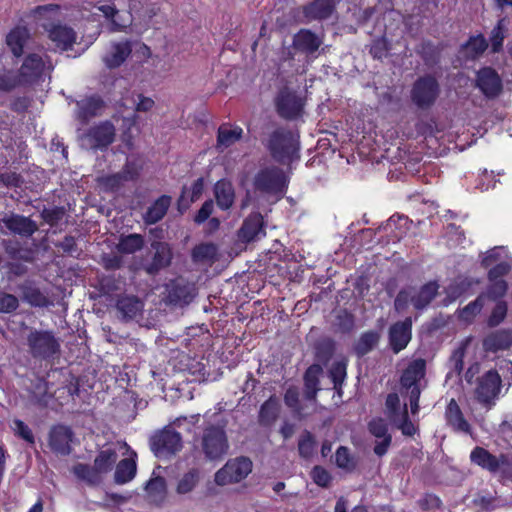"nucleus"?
Instances as JSON below:
<instances>
[{
  "label": "nucleus",
  "mask_w": 512,
  "mask_h": 512,
  "mask_svg": "<svg viewBox=\"0 0 512 512\" xmlns=\"http://www.w3.org/2000/svg\"><path fill=\"white\" fill-rule=\"evenodd\" d=\"M218 248L213 243H201L192 250L191 257L196 263L213 261L217 256Z\"/></svg>",
  "instance_id": "3c124183"
},
{
  "label": "nucleus",
  "mask_w": 512,
  "mask_h": 512,
  "mask_svg": "<svg viewBox=\"0 0 512 512\" xmlns=\"http://www.w3.org/2000/svg\"><path fill=\"white\" fill-rule=\"evenodd\" d=\"M75 476L89 485H98L102 481V475L98 472L96 467L87 464L78 463L73 467Z\"/></svg>",
  "instance_id": "09e8293b"
},
{
  "label": "nucleus",
  "mask_w": 512,
  "mask_h": 512,
  "mask_svg": "<svg viewBox=\"0 0 512 512\" xmlns=\"http://www.w3.org/2000/svg\"><path fill=\"white\" fill-rule=\"evenodd\" d=\"M136 471L137 465L135 459H122L116 466L114 480L117 484H125L135 477Z\"/></svg>",
  "instance_id": "a19ab883"
},
{
  "label": "nucleus",
  "mask_w": 512,
  "mask_h": 512,
  "mask_svg": "<svg viewBox=\"0 0 512 512\" xmlns=\"http://www.w3.org/2000/svg\"><path fill=\"white\" fill-rule=\"evenodd\" d=\"M155 251L151 263L146 267V271L150 275L156 274L161 269L170 265L172 260V252L169 244L160 241H154L151 244Z\"/></svg>",
  "instance_id": "cd10ccee"
},
{
  "label": "nucleus",
  "mask_w": 512,
  "mask_h": 512,
  "mask_svg": "<svg viewBox=\"0 0 512 512\" xmlns=\"http://www.w3.org/2000/svg\"><path fill=\"white\" fill-rule=\"evenodd\" d=\"M470 460L474 464L493 473L497 472L501 466L508 464V459L505 455H492L488 450L482 447H475L471 451Z\"/></svg>",
  "instance_id": "5701e85b"
},
{
  "label": "nucleus",
  "mask_w": 512,
  "mask_h": 512,
  "mask_svg": "<svg viewBox=\"0 0 512 512\" xmlns=\"http://www.w3.org/2000/svg\"><path fill=\"white\" fill-rule=\"evenodd\" d=\"M214 194L220 209L228 210L232 207L235 200V191L231 182L219 180L214 186Z\"/></svg>",
  "instance_id": "58836bf2"
},
{
  "label": "nucleus",
  "mask_w": 512,
  "mask_h": 512,
  "mask_svg": "<svg viewBox=\"0 0 512 512\" xmlns=\"http://www.w3.org/2000/svg\"><path fill=\"white\" fill-rule=\"evenodd\" d=\"M265 235L263 218L259 213L251 214L245 219L238 231V238L244 243L257 241Z\"/></svg>",
  "instance_id": "4be33fe9"
},
{
  "label": "nucleus",
  "mask_w": 512,
  "mask_h": 512,
  "mask_svg": "<svg viewBox=\"0 0 512 512\" xmlns=\"http://www.w3.org/2000/svg\"><path fill=\"white\" fill-rule=\"evenodd\" d=\"M30 37L29 30L23 26H17L6 36V44L15 57L23 54V49Z\"/></svg>",
  "instance_id": "e433bc0d"
},
{
  "label": "nucleus",
  "mask_w": 512,
  "mask_h": 512,
  "mask_svg": "<svg viewBox=\"0 0 512 512\" xmlns=\"http://www.w3.org/2000/svg\"><path fill=\"white\" fill-rule=\"evenodd\" d=\"M1 221L8 230L22 237H31L38 230L35 221L18 214H6Z\"/></svg>",
  "instance_id": "b1692460"
},
{
  "label": "nucleus",
  "mask_w": 512,
  "mask_h": 512,
  "mask_svg": "<svg viewBox=\"0 0 512 512\" xmlns=\"http://www.w3.org/2000/svg\"><path fill=\"white\" fill-rule=\"evenodd\" d=\"M338 0H313L303 7V15L308 20H325L331 17Z\"/></svg>",
  "instance_id": "bb28decb"
},
{
  "label": "nucleus",
  "mask_w": 512,
  "mask_h": 512,
  "mask_svg": "<svg viewBox=\"0 0 512 512\" xmlns=\"http://www.w3.org/2000/svg\"><path fill=\"white\" fill-rule=\"evenodd\" d=\"M143 246L144 239L140 234H129L120 238L117 250L121 253L132 254L141 250Z\"/></svg>",
  "instance_id": "8fccbe9b"
},
{
  "label": "nucleus",
  "mask_w": 512,
  "mask_h": 512,
  "mask_svg": "<svg viewBox=\"0 0 512 512\" xmlns=\"http://www.w3.org/2000/svg\"><path fill=\"white\" fill-rule=\"evenodd\" d=\"M74 116L82 124L88 123L92 118L101 115L104 109V101L101 97L93 95L84 97L75 102Z\"/></svg>",
  "instance_id": "aec40b11"
},
{
  "label": "nucleus",
  "mask_w": 512,
  "mask_h": 512,
  "mask_svg": "<svg viewBox=\"0 0 512 512\" xmlns=\"http://www.w3.org/2000/svg\"><path fill=\"white\" fill-rule=\"evenodd\" d=\"M447 423L457 432L471 433V426L464 418V415L454 399H451L445 412Z\"/></svg>",
  "instance_id": "72a5a7b5"
},
{
  "label": "nucleus",
  "mask_w": 512,
  "mask_h": 512,
  "mask_svg": "<svg viewBox=\"0 0 512 512\" xmlns=\"http://www.w3.org/2000/svg\"><path fill=\"white\" fill-rule=\"evenodd\" d=\"M284 402L285 404L291 408L299 418H304L308 416L311 411H307L303 406L299 403V392L298 389L294 386L289 387L284 395Z\"/></svg>",
  "instance_id": "603ef678"
},
{
  "label": "nucleus",
  "mask_w": 512,
  "mask_h": 512,
  "mask_svg": "<svg viewBox=\"0 0 512 512\" xmlns=\"http://www.w3.org/2000/svg\"><path fill=\"white\" fill-rule=\"evenodd\" d=\"M482 266L488 269V283L507 282L505 277L512 273V259L503 247H495L485 253Z\"/></svg>",
  "instance_id": "1a4fd4ad"
},
{
  "label": "nucleus",
  "mask_w": 512,
  "mask_h": 512,
  "mask_svg": "<svg viewBox=\"0 0 512 512\" xmlns=\"http://www.w3.org/2000/svg\"><path fill=\"white\" fill-rule=\"evenodd\" d=\"M267 148L273 159L279 163L284 164L299 158L298 136L285 128H277L270 134Z\"/></svg>",
  "instance_id": "f03ea898"
},
{
  "label": "nucleus",
  "mask_w": 512,
  "mask_h": 512,
  "mask_svg": "<svg viewBox=\"0 0 512 512\" xmlns=\"http://www.w3.org/2000/svg\"><path fill=\"white\" fill-rule=\"evenodd\" d=\"M346 367V362L341 360L334 362L329 370L330 377L334 384V389L336 390L341 389L344 383L346 378Z\"/></svg>",
  "instance_id": "bf43d9fd"
},
{
  "label": "nucleus",
  "mask_w": 512,
  "mask_h": 512,
  "mask_svg": "<svg viewBox=\"0 0 512 512\" xmlns=\"http://www.w3.org/2000/svg\"><path fill=\"white\" fill-rule=\"evenodd\" d=\"M480 281L472 277H459L451 282L446 288V296L449 302H453L464 295L472 294L474 287Z\"/></svg>",
  "instance_id": "c756f323"
},
{
  "label": "nucleus",
  "mask_w": 512,
  "mask_h": 512,
  "mask_svg": "<svg viewBox=\"0 0 512 512\" xmlns=\"http://www.w3.org/2000/svg\"><path fill=\"white\" fill-rule=\"evenodd\" d=\"M13 430L16 435L27 441L28 443H34V435L31 429L22 420L15 419L13 421Z\"/></svg>",
  "instance_id": "69168bd1"
},
{
  "label": "nucleus",
  "mask_w": 512,
  "mask_h": 512,
  "mask_svg": "<svg viewBox=\"0 0 512 512\" xmlns=\"http://www.w3.org/2000/svg\"><path fill=\"white\" fill-rule=\"evenodd\" d=\"M252 471V461L247 457H237L229 460L215 473V483L220 486L238 483Z\"/></svg>",
  "instance_id": "9b49d317"
},
{
  "label": "nucleus",
  "mask_w": 512,
  "mask_h": 512,
  "mask_svg": "<svg viewBox=\"0 0 512 512\" xmlns=\"http://www.w3.org/2000/svg\"><path fill=\"white\" fill-rule=\"evenodd\" d=\"M501 377L496 370H489L477 380L476 399L483 405L490 406L498 397L501 389Z\"/></svg>",
  "instance_id": "f8f14e48"
},
{
  "label": "nucleus",
  "mask_w": 512,
  "mask_h": 512,
  "mask_svg": "<svg viewBox=\"0 0 512 512\" xmlns=\"http://www.w3.org/2000/svg\"><path fill=\"white\" fill-rule=\"evenodd\" d=\"M143 307V302L136 296H122L116 302L118 316L124 320L135 318L142 312Z\"/></svg>",
  "instance_id": "7c9ffc66"
},
{
  "label": "nucleus",
  "mask_w": 512,
  "mask_h": 512,
  "mask_svg": "<svg viewBox=\"0 0 512 512\" xmlns=\"http://www.w3.org/2000/svg\"><path fill=\"white\" fill-rule=\"evenodd\" d=\"M476 87L486 98L495 99L499 97L503 91V82L495 69L484 67L476 74Z\"/></svg>",
  "instance_id": "2eb2a0df"
},
{
  "label": "nucleus",
  "mask_w": 512,
  "mask_h": 512,
  "mask_svg": "<svg viewBox=\"0 0 512 512\" xmlns=\"http://www.w3.org/2000/svg\"><path fill=\"white\" fill-rule=\"evenodd\" d=\"M315 439L309 431H304L298 441V451L302 458H310L315 449Z\"/></svg>",
  "instance_id": "13d9d810"
},
{
  "label": "nucleus",
  "mask_w": 512,
  "mask_h": 512,
  "mask_svg": "<svg viewBox=\"0 0 512 512\" xmlns=\"http://www.w3.org/2000/svg\"><path fill=\"white\" fill-rule=\"evenodd\" d=\"M412 319L407 317L403 321L396 322L389 329V343L394 353L403 350L411 340Z\"/></svg>",
  "instance_id": "412c9836"
},
{
  "label": "nucleus",
  "mask_w": 512,
  "mask_h": 512,
  "mask_svg": "<svg viewBox=\"0 0 512 512\" xmlns=\"http://www.w3.org/2000/svg\"><path fill=\"white\" fill-rule=\"evenodd\" d=\"M98 10L101 11L106 18L111 19L112 31H121L132 21L129 14L123 17L120 15L119 11L111 5H101L98 7Z\"/></svg>",
  "instance_id": "37998d69"
},
{
  "label": "nucleus",
  "mask_w": 512,
  "mask_h": 512,
  "mask_svg": "<svg viewBox=\"0 0 512 512\" xmlns=\"http://www.w3.org/2000/svg\"><path fill=\"white\" fill-rule=\"evenodd\" d=\"M52 69L53 64L47 59V57L44 59L41 55L32 53L26 57L20 71L26 84H30L38 80L45 72Z\"/></svg>",
  "instance_id": "f3484780"
},
{
  "label": "nucleus",
  "mask_w": 512,
  "mask_h": 512,
  "mask_svg": "<svg viewBox=\"0 0 512 512\" xmlns=\"http://www.w3.org/2000/svg\"><path fill=\"white\" fill-rule=\"evenodd\" d=\"M499 290L500 289H498L497 286L494 288H488L487 285L476 299L458 310L459 320L466 324H472L484 309L489 308V299H495L499 294Z\"/></svg>",
  "instance_id": "ddd939ff"
},
{
  "label": "nucleus",
  "mask_w": 512,
  "mask_h": 512,
  "mask_svg": "<svg viewBox=\"0 0 512 512\" xmlns=\"http://www.w3.org/2000/svg\"><path fill=\"white\" fill-rule=\"evenodd\" d=\"M440 94V85L432 75L419 77L412 85L410 98L412 103L421 110L431 108Z\"/></svg>",
  "instance_id": "6e6552de"
},
{
  "label": "nucleus",
  "mask_w": 512,
  "mask_h": 512,
  "mask_svg": "<svg viewBox=\"0 0 512 512\" xmlns=\"http://www.w3.org/2000/svg\"><path fill=\"white\" fill-rule=\"evenodd\" d=\"M465 47L472 57H476L487 49L488 43L483 35H477L471 37Z\"/></svg>",
  "instance_id": "680f3d73"
},
{
  "label": "nucleus",
  "mask_w": 512,
  "mask_h": 512,
  "mask_svg": "<svg viewBox=\"0 0 512 512\" xmlns=\"http://www.w3.org/2000/svg\"><path fill=\"white\" fill-rule=\"evenodd\" d=\"M279 403L275 397H270L260 407L259 411V423L261 425H270L278 417Z\"/></svg>",
  "instance_id": "49530a36"
},
{
  "label": "nucleus",
  "mask_w": 512,
  "mask_h": 512,
  "mask_svg": "<svg viewBox=\"0 0 512 512\" xmlns=\"http://www.w3.org/2000/svg\"><path fill=\"white\" fill-rule=\"evenodd\" d=\"M438 288L436 282H428L419 288L410 286L400 290L394 301L395 310L404 311L409 304L417 310L426 308L436 297Z\"/></svg>",
  "instance_id": "20e7f679"
},
{
  "label": "nucleus",
  "mask_w": 512,
  "mask_h": 512,
  "mask_svg": "<svg viewBox=\"0 0 512 512\" xmlns=\"http://www.w3.org/2000/svg\"><path fill=\"white\" fill-rule=\"evenodd\" d=\"M45 29L49 39L61 50H68L76 40V32L67 25L51 24Z\"/></svg>",
  "instance_id": "a878e982"
},
{
  "label": "nucleus",
  "mask_w": 512,
  "mask_h": 512,
  "mask_svg": "<svg viewBox=\"0 0 512 512\" xmlns=\"http://www.w3.org/2000/svg\"><path fill=\"white\" fill-rule=\"evenodd\" d=\"M378 341L379 334L377 332L368 331L363 333L355 346L357 355L364 356L377 345Z\"/></svg>",
  "instance_id": "864d4df0"
},
{
  "label": "nucleus",
  "mask_w": 512,
  "mask_h": 512,
  "mask_svg": "<svg viewBox=\"0 0 512 512\" xmlns=\"http://www.w3.org/2000/svg\"><path fill=\"white\" fill-rule=\"evenodd\" d=\"M203 188H204L203 179L202 178H198L193 183V185L191 187V196H190L189 200H187V193H188L187 188H184L182 190V193H181L180 198L178 200L179 205H181L184 202H186V206H187L189 204V202H194L195 200H197L199 198V196L202 194Z\"/></svg>",
  "instance_id": "e2e57ef3"
},
{
  "label": "nucleus",
  "mask_w": 512,
  "mask_h": 512,
  "mask_svg": "<svg viewBox=\"0 0 512 512\" xmlns=\"http://www.w3.org/2000/svg\"><path fill=\"white\" fill-rule=\"evenodd\" d=\"M322 43V38L309 29H301L293 39L294 47L306 54H314Z\"/></svg>",
  "instance_id": "c85d7f7f"
},
{
  "label": "nucleus",
  "mask_w": 512,
  "mask_h": 512,
  "mask_svg": "<svg viewBox=\"0 0 512 512\" xmlns=\"http://www.w3.org/2000/svg\"><path fill=\"white\" fill-rule=\"evenodd\" d=\"M116 129L109 121H103L79 133L78 141L81 148L86 150H104L115 139Z\"/></svg>",
  "instance_id": "423d86ee"
},
{
  "label": "nucleus",
  "mask_w": 512,
  "mask_h": 512,
  "mask_svg": "<svg viewBox=\"0 0 512 512\" xmlns=\"http://www.w3.org/2000/svg\"><path fill=\"white\" fill-rule=\"evenodd\" d=\"M172 198L168 195H162L156 199L147 209L143 215V220L146 224L151 225L159 222L166 215Z\"/></svg>",
  "instance_id": "f704fd0d"
},
{
  "label": "nucleus",
  "mask_w": 512,
  "mask_h": 512,
  "mask_svg": "<svg viewBox=\"0 0 512 512\" xmlns=\"http://www.w3.org/2000/svg\"><path fill=\"white\" fill-rule=\"evenodd\" d=\"M496 286L498 289H500L499 294L495 297V299H489V307L492 305L491 312L486 319V325L489 328H495L504 322L508 311L507 302L504 300L508 290V284L507 282L498 281L494 283H488V288H494Z\"/></svg>",
  "instance_id": "4468645a"
},
{
  "label": "nucleus",
  "mask_w": 512,
  "mask_h": 512,
  "mask_svg": "<svg viewBox=\"0 0 512 512\" xmlns=\"http://www.w3.org/2000/svg\"><path fill=\"white\" fill-rule=\"evenodd\" d=\"M426 372V362L418 358L409 363L403 371L400 384L405 390V395L409 398L411 413L417 414L419 411V399L421 395L420 381L424 378Z\"/></svg>",
  "instance_id": "39448f33"
},
{
  "label": "nucleus",
  "mask_w": 512,
  "mask_h": 512,
  "mask_svg": "<svg viewBox=\"0 0 512 512\" xmlns=\"http://www.w3.org/2000/svg\"><path fill=\"white\" fill-rule=\"evenodd\" d=\"M368 430L376 438L374 453L378 457L384 456L392 443V436L388 432V425L382 418H374L368 423Z\"/></svg>",
  "instance_id": "6ab92c4d"
},
{
  "label": "nucleus",
  "mask_w": 512,
  "mask_h": 512,
  "mask_svg": "<svg viewBox=\"0 0 512 512\" xmlns=\"http://www.w3.org/2000/svg\"><path fill=\"white\" fill-rule=\"evenodd\" d=\"M512 346V330L498 329L487 334L482 341L483 350L487 353H496L507 350Z\"/></svg>",
  "instance_id": "393cba45"
},
{
  "label": "nucleus",
  "mask_w": 512,
  "mask_h": 512,
  "mask_svg": "<svg viewBox=\"0 0 512 512\" xmlns=\"http://www.w3.org/2000/svg\"><path fill=\"white\" fill-rule=\"evenodd\" d=\"M335 463L337 467L346 471H353L356 467V461L351 456L349 449L345 446H340L335 453Z\"/></svg>",
  "instance_id": "4d7b16f0"
},
{
  "label": "nucleus",
  "mask_w": 512,
  "mask_h": 512,
  "mask_svg": "<svg viewBox=\"0 0 512 512\" xmlns=\"http://www.w3.org/2000/svg\"><path fill=\"white\" fill-rule=\"evenodd\" d=\"M21 289L23 300L31 306L47 307L50 304L48 297L38 287L26 284Z\"/></svg>",
  "instance_id": "c03bdc74"
},
{
  "label": "nucleus",
  "mask_w": 512,
  "mask_h": 512,
  "mask_svg": "<svg viewBox=\"0 0 512 512\" xmlns=\"http://www.w3.org/2000/svg\"><path fill=\"white\" fill-rule=\"evenodd\" d=\"M194 448L207 461H221L229 451V440L225 424H208L201 434L194 439Z\"/></svg>",
  "instance_id": "f257e3e1"
},
{
  "label": "nucleus",
  "mask_w": 512,
  "mask_h": 512,
  "mask_svg": "<svg viewBox=\"0 0 512 512\" xmlns=\"http://www.w3.org/2000/svg\"><path fill=\"white\" fill-rule=\"evenodd\" d=\"M74 433L70 427L65 425L54 426L49 433V447L51 450L60 455H69L72 451L71 442Z\"/></svg>",
  "instance_id": "a211bd4d"
},
{
  "label": "nucleus",
  "mask_w": 512,
  "mask_h": 512,
  "mask_svg": "<svg viewBox=\"0 0 512 512\" xmlns=\"http://www.w3.org/2000/svg\"><path fill=\"white\" fill-rule=\"evenodd\" d=\"M118 455L115 449L101 450L94 459V466L103 475L110 472L117 461Z\"/></svg>",
  "instance_id": "a18cd8bd"
},
{
  "label": "nucleus",
  "mask_w": 512,
  "mask_h": 512,
  "mask_svg": "<svg viewBox=\"0 0 512 512\" xmlns=\"http://www.w3.org/2000/svg\"><path fill=\"white\" fill-rule=\"evenodd\" d=\"M100 184L107 190H115L118 189L124 182L125 179L120 172L107 175L99 178Z\"/></svg>",
  "instance_id": "0e129e2a"
},
{
  "label": "nucleus",
  "mask_w": 512,
  "mask_h": 512,
  "mask_svg": "<svg viewBox=\"0 0 512 512\" xmlns=\"http://www.w3.org/2000/svg\"><path fill=\"white\" fill-rule=\"evenodd\" d=\"M200 480V472L196 468L190 469L184 473L177 482L176 492L180 495H185L194 490Z\"/></svg>",
  "instance_id": "de8ad7c7"
},
{
  "label": "nucleus",
  "mask_w": 512,
  "mask_h": 512,
  "mask_svg": "<svg viewBox=\"0 0 512 512\" xmlns=\"http://www.w3.org/2000/svg\"><path fill=\"white\" fill-rule=\"evenodd\" d=\"M194 296V288L191 285L177 281L171 284L167 298L171 304L184 306L189 304Z\"/></svg>",
  "instance_id": "473e14b6"
},
{
  "label": "nucleus",
  "mask_w": 512,
  "mask_h": 512,
  "mask_svg": "<svg viewBox=\"0 0 512 512\" xmlns=\"http://www.w3.org/2000/svg\"><path fill=\"white\" fill-rule=\"evenodd\" d=\"M321 371L320 366L312 365L310 366L304 374V395L305 399L311 402L312 411L315 410L314 406L316 404V395L319 391V379L318 375Z\"/></svg>",
  "instance_id": "c9c22d12"
},
{
  "label": "nucleus",
  "mask_w": 512,
  "mask_h": 512,
  "mask_svg": "<svg viewBox=\"0 0 512 512\" xmlns=\"http://www.w3.org/2000/svg\"><path fill=\"white\" fill-rule=\"evenodd\" d=\"M132 49L128 41L114 43L106 53L103 60L107 67L115 68L120 66L130 55Z\"/></svg>",
  "instance_id": "4c0bfd02"
},
{
  "label": "nucleus",
  "mask_w": 512,
  "mask_h": 512,
  "mask_svg": "<svg viewBox=\"0 0 512 512\" xmlns=\"http://www.w3.org/2000/svg\"><path fill=\"white\" fill-rule=\"evenodd\" d=\"M52 397V394L49 393L48 382L43 379H39L32 391L33 401L40 406H47Z\"/></svg>",
  "instance_id": "6e6d98bb"
},
{
  "label": "nucleus",
  "mask_w": 512,
  "mask_h": 512,
  "mask_svg": "<svg viewBox=\"0 0 512 512\" xmlns=\"http://www.w3.org/2000/svg\"><path fill=\"white\" fill-rule=\"evenodd\" d=\"M385 415L392 424L399 422L403 417L408 415L407 405H401V401L397 393H390L387 395L385 401Z\"/></svg>",
  "instance_id": "ea45409f"
},
{
  "label": "nucleus",
  "mask_w": 512,
  "mask_h": 512,
  "mask_svg": "<svg viewBox=\"0 0 512 512\" xmlns=\"http://www.w3.org/2000/svg\"><path fill=\"white\" fill-rule=\"evenodd\" d=\"M145 489L150 496L161 499L166 493V481L163 477H154L147 482Z\"/></svg>",
  "instance_id": "052dcab7"
},
{
  "label": "nucleus",
  "mask_w": 512,
  "mask_h": 512,
  "mask_svg": "<svg viewBox=\"0 0 512 512\" xmlns=\"http://www.w3.org/2000/svg\"><path fill=\"white\" fill-rule=\"evenodd\" d=\"M101 264L106 270H116L121 268L123 259L117 254H103L101 257Z\"/></svg>",
  "instance_id": "774afa93"
},
{
  "label": "nucleus",
  "mask_w": 512,
  "mask_h": 512,
  "mask_svg": "<svg viewBox=\"0 0 512 512\" xmlns=\"http://www.w3.org/2000/svg\"><path fill=\"white\" fill-rule=\"evenodd\" d=\"M303 106L302 98L288 88L282 89L276 98L277 112L284 119L291 120L299 117Z\"/></svg>",
  "instance_id": "dca6fc26"
},
{
  "label": "nucleus",
  "mask_w": 512,
  "mask_h": 512,
  "mask_svg": "<svg viewBox=\"0 0 512 512\" xmlns=\"http://www.w3.org/2000/svg\"><path fill=\"white\" fill-rule=\"evenodd\" d=\"M253 185L256 191L262 194L275 195L279 199L286 188L285 175L279 168H265L255 175Z\"/></svg>",
  "instance_id": "9d476101"
},
{
  "label": "nucleus",
  "mask_w": 512,
  "mask_h": 512,
  "mask_svg": "<svg viewBox=\"0 0 512 512\" xmlns=\"http://www.w3.org/2000/svg\"><path fill=\"white\" fill-rule=\"evenodd\" d=\"M27 85L21 71L8 69L0 70V90L10 92L18 87Z\"/></svg>",
  "instance_id": "79ce46f5"
},
{
  "label": "nucleus",
  "mask_w": 512,
  "mask_h": 512,
  "mask_svg": "<svg viewBox=\"0 0 512 512\" xmlns=\"http://www.w3.org/2000/svg\"><path fill=\"white\" fill-rule=\"evenodd\" d=\"M19 306V301L16 296L12 294L0 295V312L11 313Z\"/></svg>",
  "instance_id": "338daca9"
},
{
  "label": "nucleus",
  "mask_w": 512,
  "mask_h": 512,
  "mask_svg": "<svg viewBox=\"0 0 512 512\" xmlns=\"http://www.w3.org/2000/svg\"><path fill=\"white\" fill-rule=\"evenodd\" d=\"M150 449L159 459H170L182 449V436L170 427L156 432L150 437Z\"/></svg>",
  "instance_id": "0eeeda50"
},
{
  "label": "nucleus",
  "mask_w": 512,
  "mask_h": 512,
  "mask_svg": "<svg viewBox=\"0 0 512 512\" xmlns=\"http://www.w3.org/2000/svg\"><path fill=\"white\" fill-rule=\"evenodd\" d=\"M507 25L506 20L500 19L490 34V42L492 52L497 53L502 49L503 41L506 37Z\"/></svg>",
  "instance_id": "5fc2aeb1"
},
{
  "label": "nucleus",
  "mask_w": 512,
  "mask_h": 512,
  "mask_svg": "<svg viewBox=\"0 0 512 512\" xmlns=\"http://www.w3.org/2000/svg\"><path fill=\"white\" fill-rule=\"evenodd\" d=\"M28 353L36 360H50L60 353V342L53 331L31 328L26 337Z\"/></svg>",
  "instance_id": "7ed1b4c3"
},
{
  "label": "nucleus",
  "mask_w": 512,
  "mask_h": 512,
  "mask_svg": "<svg viewBox=\"0 0 512 512\" xmlns=\"http://www.w3.org/2000/svg\"><path fill=\"white\" fill-rule=\"evenodd\" d=\"M242 135L243 129L241 127L222 124L217 131L216 148L220 152H223L225 149L238 142L242 138Z\"/></svg>",
  "instance_id": "2f4dec72"
}]
</instances>
